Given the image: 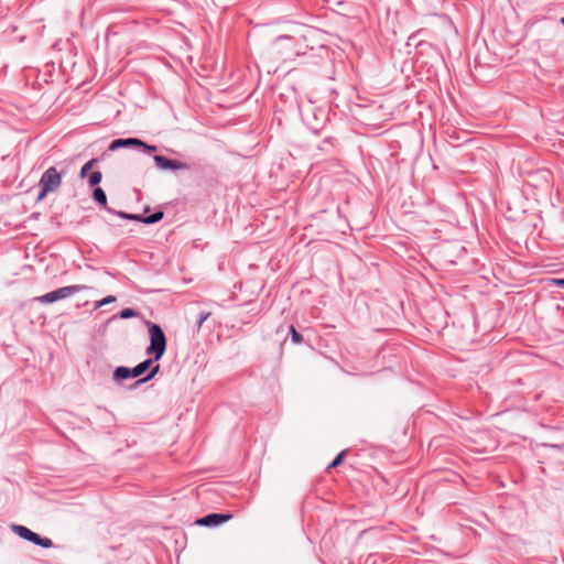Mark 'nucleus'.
Here are the masks:
<instances>
[{"label":"nucleus","mask_w":564,"mask_h":564,"mask_svg":"<svg viewBox=\"0 0 564 564\" xmlns=\"http://www.w3.org/2000/svg\"><path fill=\"white\" fill-rule=\"evenodd\" d=\"M141 144H142V140H140L138 138L116 139L110 143L108 150L116 151V150H119L122 148H129V147L138 148Z\"/></svg>","instance_id":"nucleus-8"},{"label":"nucleus","mask_w":564,"mask_h":564,"mask_svg":"<svg viewBox=\"0 0 564 564\" xmlns=\"http://www.w3.org/2000/svg\"><path fill=\"white\" fill-rule=\"evenodd\" d=\"M290 334L293 343L299 344L302 341V335L292 325L290 326Z\"/></svg>","instance_id":"nucleus-18"},{"label":"nucleus","mask_w":564,"mask_h":564,"mask_svg":"<svg viewBox=\"0 0 564 564\" xmlns=\"http://www.w3.org/2000/svg\"><path fill=\"white\" fill-rule=\"evenodd\" d=\"M150 346L147 348L148 355H153L154 360H160L166 349V337L160 325L149 324Z\"/></svg>","instance_id":"nucleus-1"},{"label":"nucleus","mask_w":564,"mask_h":564,"mask_svg":"<svg viewBox=\"0 0 564 564\" xmlns=\"http://www.w3.org/2000/svg\"><path fill=\"white\" fill-rule=\"evenodd\" d=\"M117 215L123 219L142 223V215H139V214H129V213H124V212H118Z\"/></svg>","instance_id":"nucleus-14"},{"label":"nucleus","mask_w":564,"mask_h":564,"mask_svg":"<svg viewBox=\"0 0 564 564\" xmlns=\"http://www.w3.org/2000/svg\"><path fill=\"white\" fill-rule=\"evenodd\" d=\"M159 370H160V366H159V365H156L155 367H153V368L150 370V372L148 373V376H147V377H144V378H142V379H140V380H138V381L135 382V384H141V383H143V382H147V381L151 380V379H152V378H154V376L159 372Z\"/></svg>","instance_id":"nucleus-16"},{"label":"nucleus","mask_w":564,"mask_h":564,"mask_svg":"<svg viewBox=\"0 0 564 564\" xmlns=\"http://www.w3.org/2000/svg\"><path fill=\"white\" fill-rule=\"evenodd\" d=\"M231 518V514L209 513L196 520V524L202 527L219 525Z\"/></svg>","instance_id":"nucleus-7"},{"label":"nucleus","mask_w":564,"mask_h":564,"mask_svg":"<svg viewBox=\"0 0 564 564\" xmlns=\"http://www.w3.org/2000/svg\"><path fill=\"white\" fill-rule=\"evenodd\" d=\"M101 178H102L101 173L99 171H95V172L89 174V176H88V184L90 186H96V185H98L100 183Z\"/></svg>","instance_id":"nucleus-13"},{"label":"nucleus","mask_w":564,"mask_h":564,"mask_svg":"<svg viewBox=\"0 0 564 564\" xmlns=\"http://www.w3.org/2000/svg\"><path fill=\"white\" fill-rule=\"evenodd\" d=\"M119 315L121 318L127 319L137 316V312L132 308H124L120 312Z\"/></svg>","instance_id":"nucleus-20"},{"label":"nucleus","mask_w":564,"mask_h":564,"mask_svg":"<svg viewBox=\"0 0 564 564\" xmlns=\"http://www.w3.org/2000/svg\"><path fill=\"white\" fill-rule=\"evenodd\" d=\"M11 530L21 539L26 540L35 545L48 549L53 546V542L48 538H42L37 533L31 531L29 528L20 524H12Z\"/></svg>","instance_id":"nucleus-5"},{"label":"nucleus","mask_w":564,"mask_h":564,"mask_svg":"<svg viewBox=\"0 0 564 564\" xmlns=\"http://www.w3.org/2000/svg\"><path fill=\"white\" fill-rule=\"evenodd\" d=\"M153 161H154L155 166L159 170H173V171L188 170V165L186 163L177 161V160H171L163 155H154Z\"/></svg>","instance_id":"nucleus-6"},{"label":"nucleus","mask_w":564,"mask_h":564,"mask_svg":"<svg viewBox=\"0 0 564 564\" xmlns=\"http://www.w3.org/2000/svg\"><path fill=\"white\" fill-rule=\"evenodd\" d=\"M550 284L564 289V279H556V278L550 279Z\"/></svg>","instance_id":"nucleus-23"},{"label":"nucleus","mask_w":564,"mask_h":564,"mask_svg":"<svg viewBox=\"0 0 564 564\" xmlns=\"http://www.w3.org/2000/svg\"><path fill=\"white\" fill-rule=\"evenodd\" d=\"M344 456H345V451H343L341 453H339V454L334 458V460L328 465V467H327V468H328V469H330V468H335V467H337L338 465H340V464H341V462H343Z\"/></svg>","instance_id":"nucleus-19"},{"label":"nucleus","mask_w":564,"mask_h":564,"mask_svg":"<svg viewBox=\"0 0 564 564\" xmlns=\"http://www.w3.org/2000/svg\"><path fill=\"white\" fill-rule=\"evenodd\" d=\"M210 316V313L208 312H202L198 316V321H197V328L199 329L203 324L208 319V317Z\"/></svg>","instance_id":"nucleus-21"},{"label":"nucleus","mask_w":564,"mask_h":564,"mask_svg":"<svg viewBox=\"0 0 564 564\" xmlns=\"http://www.w3.org/2000/svg\"><path fill=\"white\" fill-rule=\"evenodd\" d=\"M288 40H290L289 36H281V37L276 39L275 44H278L281 41H288Z\"/></svg>","instance_id":"nucleus-24"},{"label":"nucleus","mask_w":564,"mask_h":564,"mask_svg":"<svg viewBox=\"0 0 564 564\" xmlns=\"http://www.w3.org/2000/svg\"><path fill=\"white\" fill-rule=\"evenodd\" d=\"M93 198L95 202H97L102 207H106L107 205V195L105 191L101 187H95L93 192Z\"/></svg>","instance_id":"nucleus-11"},{"label":"nucleus","mask_w":564,"mask_h":564,"mask_svg":"<svg viewBox=\"0 0 564 564\" xmlns=\"http://www.w3.org/2000/svg\"><path fill=\"white\" fill-rule=\"evenodd\" d=\"M300 112L305 124L313 131L317 132L323 126V111L318 110L311 102L300 106Z\"/></svg>","instance_id":"nucleus-4"},{"label":"nucleus","mask_w":564,"mask_h":564,"mask_svg":"<svg viewBox=\"0 0 564 564\" xmlns=\"http://www.w3.org/2000/svg\"><path fill=\"white\" fill-rule=\"evenodd\" d=\"M89 286L84 284L67 285L37 296L34 300L41 304H51L59 300L67 299L78 292L88 290Z\"/></svg>","instance_id":"nucleus-2"},{"label":"nucleus","mask_w":564,"mask_h":564,"mask_svg":"<svg viewBox=\"0 0 564 564\" xmlns=\"http://www.w3.org/2000/svg\"><path fill=\"white\" fill-rule=\"evenodd\" d=\"M128 378H132L131 368L120 366L115 369L112 375L113 381L119 382Z\"/></svg>","instance_id":"nucleus-9"},{"label":"nucleus","mask_w":564,"mask_h":564,"mask_svg":"<svg viewBox=\"0 0 564 564\" xmlns=\"http://www.w3.org/2000/svg\"><path fill=\"white\" fill-rule=\"evenodd\" d=\"M62 184V176L55 167L47 169L41 176L39 186L41 188L37 200H42L48 193L55 192Z\"/></svg>","instance_id":"nucleus-3"},{"label":"nucleus","mask_w":564,"mask_h":564,"mask_svg":"<svg viewBox=\"0 0 564 564\" xmlns=\"http://www.w3.org/2000/svg\"><path fill=\"white\" fill-rule=\"evenodd\" d=\"M115 301H116V297L113 295H108V296L104 297L102 300L95 302V310L100 308L104 305L113 303Z\"/></svg>","instance_id":"nucleus-17"},{"label":"nucleus","mask_w":564,"mask_h":564,"mask_svg":"<svg viewBox=\"0 0 564 564\" xmlns=\"http://www.w3.org/2000/svg\"><path fill=\"white\" fill-rule=\"evenodd\" d=\"M152 365V359H145L139 365H137L134 368H131V375L132 378H138L141 375H143Z\"/></svg>","instance_id":"nucleus-10"},{"label":"nucleus","mask_w":564,"mask_h":564,"mask_svg":"<svg viewBox=\"0 0 564 564\" xmlns=\"http://www.w3.org/2000/svg\"><path fill=\"white\" fill-rule=\"evenodd\" d=\"M138 148H142L147 152H155L158 150L156 145L147 144L143 141H142V144L139 145Z\"/></svg>","instance_id":"nucleus-22"},{"label":"nucleus","mask_w":564,"mask_h":564,"mask_svg":"<svg viewBox=\"0 0 564 564\" xmlns=\"http://www.w3.org/2000/svg\"><path fill=\"white\" fill-rule=\"evenodd\" d=\"M97 162L96 159H91L90 161H88L87 163H85L82 169H80V177H85L87 176V174L89 173V171L93 169L94 164Z\"/></svg>","instance_id":"nucleus-15"},{"label":"nucleus","mask_w":564,"mask_h":564,"mask_svg":"<svg viewBox=\"0 0 564 564\" xmlns=\"http://www.w3.org/2000/svg\"><path fill=\"white\" fill-rule=\"evenodd\" d=\"M561 23L564 25V18L561 19Z\"/></svg>","instance_id":"nucleus-25"},{"label":"nucleus","mask_w":564,"mask_h":564,"mask_svg":"<svg viewBox=\"0 0 564 564\" xmlns=\"http://www.w3.org/2000/svg\"><path fill=\"white\" fill-rule=\"evenodd\" d=\"M163 217H164V213L162 210H158L150 216H147V217L142 216V223L143 224H155V223L160 221Z\"/></svg>","instance_id":"nucleus-12"}]
</instances>
